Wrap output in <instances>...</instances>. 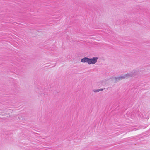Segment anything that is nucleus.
I'll return each instance as SVG.
<instances>
[{
    "label": "nucleus",
    "mask_w": 150,
    "mask_h": 150,
    "mask_svg": "<svg viewBox=\"0 0 150 150\" xmlns=\"http://www.w3.org/2000/svg\"><path fill=\"white\" fill-rule=\"evenodd\" d=\"M89 58L87 57H85L83 58L81 60V62L83 63L86 62L88 64L89 62Z\"/></svg>",
    "instance_id": "obj_4"
},
{
    "label": "nucleus",
    "mask_w": 150,
    "mask_h": 150,
    "mask_svg": "<svg viewBox=\"0 0 150 150\" xmlns=\"http://www.w3.org/2000/svg\"><path fill=\"white\" fill-rule=\"evenodd\" d=\"M93 91L95 92H99L98 89L94 90H93Z\"/></svg>",
    "instance_id": "obj_5"
},
{
    "label": "nucleus",
    "mask_w": 150,
    "mask_h": 150,
    "mask_svg": "<svg viewBox=\"0 0 150 150\" xmlns=\"http://www.w3.org/2000/svg\"><path fill=\"white\" fill-rule=\"evenodd\" d=\"M103 90V89H98L99 92V91H102Z\"/></svg>",
    "instance_id": "obj_6"
},
{
    "label": "nucleus",
    "mask_w": 150,
    "mask_h": 150,
    "mask_svg": "<svg viewBox=\"0 0 150 150\" xmlns=\"http://www.w3.org/2000/svg\"><path fill=\"white\" fill-rule=\"evenodd\" d=\"M98 58L97 57H93L92 58H89L88 64H94L97 62Z\"/></svg>",
    "instance_id": "obj_2"
},
{
    "label": "nucleus",
    "mask_w": 150,
    "mask_h": 150,
    "mask_svg": "<svg viewBox=\"0 0 150 150\" xmlns=\"http://www.w3.org/2000/svg\"><path fill=\"white\" fill-rule=\"evenodd\" d=\"M114 78L115 80V82L116 83L117 82H118L119 81L125 79V77H124L123 75L121 76L115 77Z\"/></svg>",
    "instance_id": "obj_3"
},
{
    "label": "nucleus",
    "mask_w": 150,
    "mask_h": 150,
    "mask_svg": "<svg viewBox=\"0 0 150 150\" xmlns=\"http://www.w3.org/2000/svg\"><path fill=\"white\" fill-rule=\"evenodd\" d=\"M138 72L139 71L137 70L133 71L132 72L125 74L124 76L125 77V78L133 77L137 75Z\"/></svg>",
    "instance_id": "obj_1"
}]
</instances>
